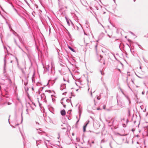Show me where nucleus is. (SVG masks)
Returning a JSON list of instances; mask_svg holds the SVG:
<instances>
[{
    "label": "nucleus",
    "mask_w": 148,
    "mask_h": 148,
    "mask_svg": "<svg viewBox=\"0 0 148 148\" xmlns=\"http://www.w3.org/2000/svg\"><path fill=\"white\" fill-rule=\"evenodd\" d=\"M46 65L47 66L46 69L48 71L50 68L51 69H54L55 67L54 64L52 61H51L49 63L46 64Z\"/></svg>",
    "instance_id": "nucleus-1"
},
{
    "label": "nucleus",
    "mask_w": 148,
    "mask_h": 148,
    "mask_svg": "<svg viewBox=\"0 0 148 148\" xmlns=\"http://www.w3.org/2000/svg\"><path fill=\"white\" fill-rule=\"evenodd\" d=\"M41 100L44 102H46V96L44 94H42L41 95Z\"/></svg>",
    "instance_id": "nucleus-2"
},
{
    "label": "nucleus",
    "mask_w": 148,
    "mask_h": 148,
    "mask_svg": "<svg viewBox=\"0 0 148 148\" xmlns=\"http://www.w3.org/2000/svg\"><path fill=\"white\" fill-rule=\"evenodd\" d=\"M66 83H64L62 84L60 87V89L61 90H63V89H64L66 87Z\"/></svg>",
    "instance_id": "nucleus-3"
},
{
    "label": "nucleus",
    "mask_w": 148,
    "mask_h": 148,
    "mask_svg": "<svg viewBox=\"0 0 148 148\" xmlns=\"http://www.w3.org/2000/svg\"><path fill=\"white\" fill-rule=\"evenodd\" d=\"M71 142L70 139L69 138H67L66 140V143L68 145L70 144L71 143Z\"/></svg>",
    "instance_id": "nucleus-4"
},
{
    "label": "nucleus",
    "mask_w": 148,
    "mask_h": 148,
    "mask_svg": "<svg viewBox=\"0 0 148 148\" xmlns=\"http://www.w3.org/2000/svg\"><path fill=\"white\" fill-rule=\"evenodd\" d=\"M61 114L62 116H64L65 115L66 112L64 110H63L61 111Z\"/></svg>",
    "instance_id": "nucleus-5"
},
{
    "label": "nucleus",
    "mask_w": 148,
    "mask_h": 148,
    "mask_svg": "<svg viewBox=\"0 0 148 148\" xmlns=\"http://www.w3.org/2000/svg\"><path fill=\"white\" fill-rule=\"evenodd\" d=\"M36 130H37L38 131V133L39 134H41V133H42V134L44 133V132L42 131V130H41L40 129H36Z\"/></svg>",
    "instance_id": "nucleus-6"
},
{
    "label": "nucleus",
    "mask_w": 148,
    "mask_h": 148,
    "mask_svg": "<svg viewBox=\"0 0 148 148\" xmlns=\"http://www.w3.org/2000/svg\"><path fill=\"white\" fill-rule=\"evenodd\" d=\"M118 104L121 108H122L125 107V104L124 103H118Z\"/></svg>",
    "instance_id": "nucleus-7"
},
{
    "label": "nucleus",
    "mask_w": 148,
    "mask_h": 148,
    "mask_svg": "<svg viewBox=\"0 0 148 148\" xmlns=\"http://www.w3.org/2000/svg\"><path fill=\"white\" fill-rule=\"evenodd\" d=\"M63 126H64V127H61V128L62 129H66V126L65 124L64 123L63 125H61V126L62 127Z\"/></svg>",
    "instance_id": "nucleus-8"
},
{
    "label": "nucleus",
    "mask_w": 148,
    "mask_h": 148,
    "mask_svg": "<svg viewBox=\"0 0 148 148\" xmlns=\"http://www.w3.org/2000/svg\"><path fill=\"white\" fill-rule=\"evenodd\" d=\"M88 123H86V125L84 126V127H83V131H84V132H85V131H86V126H87V124H88Z\"/></svg>",
    "instance_id": "nucleus-9"
},
{
    "label": "nucleus",
    "mask_w": 148,
    "mask_h": 148,
    "mask_svg": "<svg viewBox=\"0 0 148 148\" xmlns=\"http://www.w3.org/2000/svg\"><path fill=\"white\" fill-rule=\"evenodd\" d=\"M125 97H126V98H127V99L128 100V101L129 102V103H130V99L129 98V97H128V96L126 95H125Z\"/></svg>",
    "instance_id": "nucleus-10"
},
{
    "label": "nucleus",
    "mask_w": 148,
    "mask_h": 148,
    "mask_svg": "<svg viewBox=\"0 0 148 148\" xmlns=\"http://www.w3.org/2000/svg\"><path fill=\"white\" fill-rule=\"evenodd\" d=\"M63 80L65 82H66L65 83L66 84V83H69V80L68 79H66L64 78H63Z\"/></svg>",
    "instance_id": "nucleus-11"
},
{
    "label": "nucleus",
    "mask_w": 148,
    "mask_h": 148,
    "mask_svg": "<svg viewBox=\"0 0 148 148\" xmlns=\"http://www.w3.org/2000/svg\"><path fill=\"white\" fill-rule=\"evenodd\" d=\"M17 38L19 39V41L21 42V39L20 37V36L18 35V34H17Z\"/></svg>",
    "instance_id": "nucleus-12"
},
{
    "label": "nucleus",
    "mask_w": 148,
    "mask_h": 148,
    "mask_svg": "<svg viewBox=\"0 0 148 148\" xmlns=\"http://www.w3.org/2000/svg\"><path fill=\"white\" fill-rule=\"evenodd\" d=\"M4 71H5V59L4 60ZM4 72H5V71H4Z\"/></svg>",
    "instance_id": "nucleus-13"
},
{
    "label": "nucleus",
    "mask_w": 148,
    "mask_h": 148,
    "mask_svg": "<svg viewBox=\"0 0 148 148\" xmlns=\"http://www.w3.org/2000/svg\"><path fill=\"white\" fill-rule=\"evenodd\" d=\"M66 101L68 103H69L71 102V100L69 99H66Z\"/></svg>",
    "instance_id": "nucleus-14"
},
{
    "label": "nucleus",
    "mask_w": 148,
    "mask_h": 148,
    "mask_svg": "<svg viewBox=\"0 0 148 148\" xmlns=\"http://www.w3.org/2000/svg\"><path fill=\"white\" fill-rule=\"evenodd\" d=\"M24 85L25 86L27 85V84H28L27 81H26V82H24Z\"/></svg>",
    "instance_id": "nucleus-15"
},
{
    "label": "nucleus",
    "mask_w": 148,
    "mask_h": 148,
    "mask_svg": "<svg viewBox=\"0 0 148 148\" xmlns=\"http://www.w3.org/2000/svg\"><path fill=\"white\" fill-rule=\"evenodd\" d=\"M66 21H67V23L69 25L70 23H69V21L68 20H67L66 18Z\"/></svg>",
    "instance_id": "nucleus-16"
},
{
    "label": "nucleus",
    "mask_w": 148,
    "mask_h": 148,
    "mask_svg": "<svg viewBox=\"0 0 148 148\" xmlns=\"http://www.w3.org/2000/svg\"><path fill=\"white\" fill-rule=\"evenodd\" d=\"M100 73H101V74L102 75H104V73H103L101 71H100Z\"/></svg>",
    "instance_id": "nucleus-17"
},
{
    "label": "nucleus",
    "mask_w": 148,
    "mask_h": 148,
    "mask_svg": "<svg viewBox=\"0 0 148 148\" xmlns=\"http://www.w3.org/2000/svg\"><path fill=\"white\" fill-rule=\"evenodd\" d=\"M68 48L71 50V49H72L73 48L69 46H68Z\"/></svg>",
    "instance_id": "nucleus-18"
},
{
    "label": "nucleus",
    "mask_w": 148,
    "mask_h": 148,
    "mask_svg": "<svg viewBox=\"0 0 148 148\" xmlns=\"http://www.w3.org/2000/svg\"><path fill=\"white\" fill-rule=\"evenodd\" d=\"M18 47H19V48H20V49L22 50V51H23V50L19 46V45H18Z\"/></svg>",
    "instance_id": "nucleus-19"
},
{
    "label": "nucleus",
    "mask_w": 148,
    "mask_h": 148,
    "mask_svg": "<svg viewBox=\"0 0 148 148\" xmlns=\"http://www.w3.org/2000/svg\"><path fill=\"white\" fill-rule=\"evenodd\" d=\"M14 42H15V43L17 45V43L16 42V40L15 39H14Z\"/></svg>",
    "instance_id": "nucleus-20"
},
{
    "label": "nucleus",
    "mask_w": 148,
    "mask_h": 148,
    "mask_svg": "<svg viewBox=\"0 0 148 148\" xmlns=\"http://www.w3.org/2000/svg\"><path fill=\"white\" fill-rule=\"evenodd\" d=\"M123 127H125L126 126L125 125V124H123Z\"/></svg>",
    "instance_id": "nucleus-21"
},
{
    "label": "nucleus",
    "mask_w": 148,
    "mask_h": 148,
    "mask_svg": "<svg viewBox=\"0 0 148 148\" xmlns=\"http://www.w3.org/2000/svg\"><path fill=\"white\" fill-rule=\"evenodd\" d=\"M101 35L102 36H103L104 35V34L102 33H101Z\"/></svg>",
    "instance_id": "nucleus-22"
},
{
    "label": "nucleus",
    "mask_w": 148,
    "mask_h": 148,
    "mask_svg": "<svg viewBox=\"0 0 148 148\" xmlns=\"http://www.w3.org/2000/svg\"><path fill=\"white\" fill-rule=\"evenodd\" d=\"M90 92H91V93H90L91 96L92 97V92L91 91Z\"/></svg>",
    "instance_id": "nucleus-23"
},
{
    "label": "nucleus",
    "mask_w": 148,
    "mask_h": 148,
    "mask_svg": "<svg viewBox=\"0 0 148 148\" xmlns=\"http://www.w3.org/2000/svg\"><path fill=\"white\" fill-rule=\"evenodd\" d=\"M128 112L129 114H130V111L129 110H128Z\"/></svg>",
    "instance_id": "nucleus-24"
},
{
    "label": "nucleus",
    "mask_w": 148,
    "mask_h": 148,
    "mask_svg": "<svg viewBox=\"0 0 148 148\" xmlns=\"http://www.w3.org/2000/svg\"><path fill=\"white\" fill-rule=\"evenodd\" d=\"M142 94L143 95H144V94H145V92H144V91H143V92H142Z\"/></svg>",
    "instance_id": "nucleus-25"
},
{
    "label": "nucleus",
    "mask_w": 148,
    "mask_h": 148,
    "mask_svg": "<svg viewBox=\"0 0 148 148\" xmlns=\"http://www.w3.org/2000/svg\"><path fill=\"white\" fill-rule=\"evenodd\" d=\"M145 133L146 134V135L148 137V133L147 132H146Z\"/></svg>",
    "instance_id": "nucleus-26"
},
{
    "label": "nucleus",
    "mask_w": 148,
    "mask_h": 148,
    "mask_svg": "<svg viewBox=\"0 0 148 148\" xmlns=\"http://www.w3.org/2000/svg\"><path fill=\"white\" fill-rule=\"evenodd\" d=\"M71 50L73 52H74L75 51L73 49H71Z\"/></svg>",
    "instance_id": "nucleus-27"
},
{
    "label": "nucleus",
    "mask_w": 148,
    "mask_h": 148,
    "mask_svg": "<svg viewBox=\"0 0 148 148\" xmlns=\"http://www.w3.org/2000/svg\"><path fill=\"white\" fill-rule=\"evenodd\" d=\"M97 99H98L99 100V99H100V98H99V97H97Z\"/></svg>",
    "instance_id": "nucleus-28"
},
{
    "label": "nucleus",
    "mask_w": 148,
    "mask_h": 148,
    "mask_svg": "<svg viewBox=\"0 0 148 148\" xmlns=\"http://www.w3.org/2000/svg\"><path fill=\"white\" fill-rule=\"evenodd\" d=\"M36 124L39 125V123L37 122H36Z\"/></svg>",
    "instance_id": "nucleus-29"
},
{
    "label": "nucleus",
    "mask_w": 148,
    "mask_h": 148,
    "mask_svg": "<svg viewBox=\"0 0 148 148\" xmlns=\"http://www.w3.org/2000/svg\"><path fill=\"white\" fill-rule=\"evenodd\" d=\"M100 108H98L97 109V110H100Z\"/></svg>",
    "instance_id": "nucleus-30"
},
{
    "label": "nucleus",
    "mask_w": 148,
    "mask_h": 148,
    "mask_svg": "<svg viewBox=\"0 0 148 148\" xmlns=\"http://www.w3.org/2000/svg\"><path fill=\"white\" fill-rule=\"evenodd\" d=\"M72 135L73 136H74V133H72Z\"/></svg>",
    "instance_id": "nucleus-31"
},
{
    "label": "nucleus",
    "mask_w": 148,
    "mask_h": 148,
    "mask_svg": "<svg viewBox=\"0 0 148 148\" xmlns=\"http://www.w3.org/2000/svg\"><path fill=\"white\" fill-rule=\"evenodd\" d=\"M108 36L110 37V38L111 37L108 34Z\"/></svg>",
    "instance_id": "nucleus-32"
},
{
    "label": "nucleus",
    "mask_w": 148,
    "mask_h": 148,
    "mask_svg": "<svg viewBox=\"0 0 148 148\" xmlns=\"http://www.w3.org/2000/svg\"><path fill=\"white\" fill-rule=\"evenodd\" d=\"M103 108H104V109H105V106H103Z\"/></svg>",
    "instance_id": "nucleus-33"
},
{
    "label": "nucleus",
    "mask_w": 148,
    "mask_h": 148,
    "mask_svg": "<svg viewBox=\"0 0 148 148\" xmlns=\"http://www.w3.org/2000/svg\"><path fill=\"white\" fill-rule=\"evenodd\" d=\"M5 0V1H8V0Z\"/></svg>",
    "instance_id": "nucleus-34"
},
{
    "label": "nucleus",
    "mask_w": 148,
    "mask_h": 148,
    "mask_svg": "<svg viewBox=\"0 0 148 148\" xmlns=\"http://www.w3.org/2000/svg\"><path fill=\"white\" fill-rule=\"evenodd\" d=\"M138 77L139 78H141V77H139V76H138Z\"/></svg>",
    "instance_id": "nucleus-35"
},
{
    "label": "nucleus",
    "mask_w": 148,
    "mask_h": 148,
    "mask_svg": "<svg viewBox=\"0 0 148 148\" xmlns=\"http://www.w3.org/2000/svg\"><path fill=\"white\" fill-rule=\"evenodd\" d=\"M118 70H119V71H120V69H118Z\"/></svg>",
    "instance_id": "nucleus-36"
},
{
    "label": "nucleus",
    "mask_w": 148,
    "mask_h": 148,
    "mask_svg": "<svg viewBox=\"0 0 148 148\" xmlns=\"http://www.w3.org/2000/svg\"><path fill=\"white\" fill-rule=\"evenodd\" d=\"M64 107H65V105H64Z\"/></svg>",
    "instance_id": "nucleus-37"
},
{
    "label": "nucleus",
    "mask_w": 148,
    "mask_h": 148,
    "mask_svg": "<svg viewBox=\"0 0 148 148\" xmlns=\"http://www.w3.org/2000/svg\"><path fill=\"white\" fill-rule=\"evenodd\" d=\"M140 69H141V67H140Z\"/></svg>",
    "instance_id": "nucleus-38"
},
{
    "label": "nucleus",
    "mask_w": 148,
    "mask_h": 148,
    "mask_svg": "<svg viewBox=\"0 0 148 148\" xmlns=\"http://www.w3.org/2000/svg\"><path fill=\"white\" fill-rule=\"evenodd\" d=\"M12 61H11V63H12Z\"/></svg>",
    "instance_id": "nucleus-39"
},
{
    "label": "nucleus",
    "mask_w": 148,
    "mask_h": 148,
    "mask_svg": "<svg viewBox=\"0 0 148 148\" xmlns=\"http://www.w3.org/2000/svg\"><path fill=\"white\" fill-rule=\"evenodd\" d=\"M84 34L86 35V33H84Z\"/></svg>",
    "instance_id": "nucleus-40"
},
{
    "label": "nucleus",
    "mask_w": 148,
    "mask_h": 148,
    "mask_svg": "<svg viewBox=\"0 0 148 148\" xmlns=\"http://www.w3.org/2000/svg\"><path fill=\"white\" fill-rule=\"evenodd\" d=\"M52 100L53 101V100H54V99H52Z\"/></svg>",
    "instance_id": "nucleus-41"
},
{
    "label": "nucleus",
    "mask_w": 148,
    "mask_h": 148,
    "mask_svg": "<svg viewBox=\"0 0 148 148\" xmlns=\"http://www.w3.org/2000/svg\"><path fill=\"white\" fill-rule=\"evenodd\" d=\"M52 100L53 101V100H54V99H52Z\"/></svg>",
    "instance_id": "nucleus-42"
},
{
    "label": "nucleus",
    "mask_w": 148,
    "mask_h": 148,
    "mask_svg": "<svg viewBox=\"0 0 148 148\" xmlns=\"http://www.w3.org/2000/svg\"><path fill=\"white\" fill-rule=\"evenodd\" d=\"M16 58V60H17V58Z\"/></svg>",
    "instance_id": "nucleus-43"
},
{
    "label": "nucleus",
    "mask_w": 148,
    "mask_h": 148,
    "mask_svg": "<svg viewBox=\"0 0 148 148\" xmlns=\"http://www.w3.org/2000/svg\"><path fill=\"white\" fill-rule=\"evenodd\" d=\"M94 143V142H92V143Z\"/></svg>",
    "instance_id": "nucleus-44"
},
{
    "label": "nucleus",
    "mask_w": 148,
    "mask_h": 148,
    "mask_svg": "<svg viewBox=\"0 0 148 148\" xmlns=\"http://www.w3.org/2000/svg\"><path fill=\"white\" fill-rule=\"evenodd\" d=\"M25 47V48H26V49H27L26 47Z\"/></svg>",
    "instance_id": "nucleus-45"
},
{
    "label": "nucleus",
    "mask_w": 148,
    "mask_h": 148,
    "mask_svg": "<svg viewBox=\"0 0 148 148\" xmlns=\"http://www.w3.org/2000/svg\"><path fill=\"white\" fill-rule=\"evenodd\" d=\"M100 57H101V58H102V57H101V56H100Z\"/></svg>",
    "instance_id": "nucleus-46"
},
{
    "label": "nucleus",
    "mask_w": 148,
    "mask_h": 148,
    "mask_svg": "<svg viewBox=\"0 0 148 148\" xmlns=\"http://www.w3.org/2000/svg\"><path fill=\"white\" fill-rule=\"evenodd\" d=\"M101 148H102V147L101 146Z\"/></svg>",
    "instance_id": "nucleus-47"
},
{
    "label": "nucleus",
    "mask_w": 148,
    "mask_h": 148,
    "mask_svg": "<svg viewBox=\"0 0 148 148\" xmlns=\"http://www.w3.org/2000/svg\"><path fill=\"white\" fill-rule=\"evenodd\" d=\"M95 92V91H94L93 92V93L94 92Z\"/></svg>",
    "instance_id": "nucleus-48"
},
{
    "label": "nucleus",
    "mask_w": 148,
    "mask_h": 148,
    "mask_svg": "<svg viewBox=\"0 0 148 148\" xmlns=\"http://www.w3.org/2000/svg\"><path fill=\"white\" fill-rule=\"evenodd\" d=\"M76 148H77V147H76Z\"/></svg>",
    "instance_id": "nucleus-49"
}]
</instances>
